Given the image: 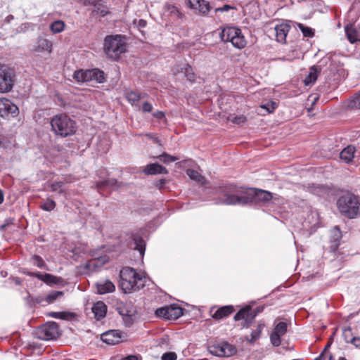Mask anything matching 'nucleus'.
I'll use <instances>...</instances> for the list:
<instances>
[{
	"mask_svg": "<svg viewBox=\"0 0 360 360\" xmlns=\"http://www.w3.org/2000/svg\"><path fill=\"white\" fill-rule=\"evenodd\" d=\"M345 30L351 44L360 41V26L355 24L347 25L345 26Z\"/></svg>",
	"mask_w": 360,
	"mask_h": 360,
	"instance_id": "obj_17",
	"label": "nucleus"
},
{
	"mask_svg": "<svg viewBox=\"0 0 360 360\" xmlns=\"http://www.w3.org/2000/svg\"><path fill=\"white\" fill-rule=\"evenodd\" d=\"M317 77H318L317 69H316V68L313 66L310 68L308 75L304 79V85L309 86V85L314 84L316 81Z\"/></svg>",
	"mask_w": 360,
	"mask_h": 360,
	"instance_id": "obj_29",
	"label": "nucleus"
},
{
	"mask_svg": "<svg viewBox=\"0 0 360 360\" xmlns=\"http://www.w3.org/2000/svg\"><path fill=\"white\" fill-rule=\"evenodd\" d=\"M159 160L160 162H162L165 164H169L170 162H175L178 160V158L175 156H172L169 154H167L166 153H162V155H159L158 157Z\"/></svg>",
	"mask_w": 360,
	"mask_h": 360,
	"instance_id": "obj_37",
	"label": "nucleus"
},
{
	"mask_svg": "<svg viewBox=\"0 0 360 360\" xmlns=\"http://www.w3.org/2000/svg\"><path fill=\"white\" fill-rule=\"evenodd\" d=\"M32 263L34 265L37 266L40 269H46L48 270L47 266L42 259V258L38 255H34L32 257Z\"/></svg>",
	"mask_w": 360,
	"mask_h": 360,
	"instance_id": "obj_39",
	"label": "nucleus"
},
{
	"mask_svg": "<svg viewBox=\"0 0 360 360\" xmlns=\"http://www.w3.org/2000/svg\"><path fill=\"white\" fill-rule=\"evenodd\" d=\"M288 325L285 322H279L275 326L274 332L270 336L271 342L275 347H278L281 343V337L287 332Z\"/></svg>",
	"mask_w": 360,
	"mask_h": 360,
	"instance_id": "obj_15",
	"label": "nucleus"
},
{
	"mask_svg": "<svg viewBox=\"0 0 360 360\" xmlns=\"http://www.w3.org/2000/svg\"><path fill=\"white\" fill-rule=\"evenodd\" d=\"M337 205L340 213L349 219H354L360 216V200L352 193L340 196Z\"/></svg>",
	"mask_w": 360,
	"mask_h": 360,
	"instance_id": "obj_3",
	"label": "nucleus"
},
{
	"mask_svg": "<svg viewBox=\"0 0 360 360\" xmlns=\"http://www.w3.org/2000/svg\"><path fill=\"white\" fill-rule=\"evenodd\" d=\"M18 108L11 101L7 98H0V116L6 117L9 115L15 116Z\"/></svg>",
	"mask_w": 360,
	"mask_h": 360,
	"instance_id": "obj_14",
	"label": "nucleus"
},
{
	"mask_svg": "<svg viewBox=\"0 0 360 360\" xmlns=\"http://www.w3.org/2000/svg\"><path fill=\"white\" fill-rule=\"evenodd\" d=\"M153 116L157 119H162L165 117V114L162 111H158L153 114Z\"/></svg>",
	"mask_w": 360,
	"mask_h": 360,
	"instance_id": "obj_54",
	"label": "nucleus"
},
{
	"mask_svg": "<svg viewBox=\"0 0 360 360\" xmlns=\"http://www.w3.org/2000/svg\"><path fill=\"white\" fill-rule=\"evenodd\" d=\"M229 120L232 122L237 124H242L247 121L246 117L243 115H236V116L231 115Z\"/></svg>",
	"mask_w": 360,
	"mask_h": 360,
	"instance_id": "obj_43",
	"label": "nucleus"
},
{
	"mask_svg": "<svg viewBox=\"0 0 360 360\" xmlns=\"http://www.w3.org/2000/svg\"><path fill=\"white\" fill-rule=\"evenodd\" d=\"M290 30V26L287 23H281L276 25L274 28L276 40L284 44L286 42L287 35Z\"/></svg>",
	"mask_w": 360,
	"mask_h": 360,
	"instance_id": "obj_18",
	"label": "nucleus"
},
{
	"mask_svg": "<svg viewBox=\"0 0 360 360\" xmlns=\"http://www.w3.org/2000/svg\"><path fill=\"white\" fill-rule=\"evenodd\" d=\"M186 174L192 180L200 183L202 185H205L206 184L205 178L202 176L198 171L192 169H188L186 170Z\"/></svg>",
	"mask_w": 360,
	"mask_h": 360,
	"instance_id": "obj_28",
	"label": "nucleus"
},
{
	"mask_svg": "<svg viewBox=\"0 0 360 360\" xmlns=\"http://www.w3.org/2000/svg\"><path fill=\"white\" fill-rule=\"evenodd\" d=\"M351 333V330L349 328L345 329L343 332V335L345 337V340L347 342H351L356 347L360 348V338H352L351 340H347L346 338L347 333Z\"/></svg>",
	"mask_w": 360,
	"mask_h": 360,
	"instance_id": "obj_38",
	"label": "nucleus"
},
{
	"mask_svg": "<svg viewBox=\"0 0 360 360\" xmlns=\"http://www.w3.org/2000/svg\"><path fill=\"white\" fill-rule=\"evenodd\" d=\"M73 78L77 82H88L95 81L97 83H102L105 80L104 73L99 69L79 70L74 72Z\"/></svg>",
	"mask_w": 360,
	"mask_h": 360,
	"instance_id": "obj_7",
	"label": "nucleus"
},
{
	"mask_svg": "<svg viewBox=\"0 0 360 360\" xmlns=\"http://www.w3.org/2000/svg\"><path fill=\"white\" fill-rule=\"evenodd\" d=\"M35 335L43 340H55L60 335L59 326L55 322H47L37 328Z\"/></svg>",
	"mask_w": 360,
	"mask_h": 360,
	"instance_id": "obj_8",
	"label": "nucleus"
},
{
	"mask_svg": "<svg viewBox=\"0 0 360 360\" xmlns=\"http://www.w3.org/2000/svg\"><path fill=\"white\" fill-rule=\"evenodd\" d=\"M177 71L183 72L189 82H194L195 79V73L191 65L188 64H184L183 66L179 67Z\"/></svg>",
	"mask_w": 360,
	"mask_h": 360,
	"instance_id": "obj_27",
	"label": "nucleus"
},
{
	"mask_svg": "<svg viewBox=\"0 0 360 360\" xmlns=\"http://www.w3.org/2000/svg\"><path fill=\"white\" fill-rule=\"evenodd\" d=\"M276 102L274 101H270L265 104L261 105V108L265 109L268 113H271L275 110L277 108Z\"/></svg>",
	"mask_w": 360,
	"mask_h": 360,
	"instance_id": "obj_41",
	"label": "nucleus"
},
{
	"mask_svg": "<svg viewBox=\"0 0 360 360\" xmlns=\"http://www.w3.org/2000/svg\"><path fill=\"white\" fill-rule=\"evenodd\" d=\"M146 174L153 175L158 174H167V169L158 163L149 164L143 169Z\"/></svg>",
	"mask_w": 360,
	"mask_h": 360,
	"instance_id": "obj_21",
	"label": "nucleus"
},
{
	"mask_svg": "<svg viewBox=\"0 0 360 360\" xmlns=\"http://www.w3.org/2000/svg\"><path fill=\"white\" fill-rule=\"evenodd\" d=\"M4 193H3L2 191L0 189V204H1L4 202Z\"/></svg>",
	"mask_w": 360,
	"mask_h": 360,
	"instance_id": "obj_60",
	"label": "nucleus"
},
{
	"mask_svg": "<svg viewBox=\"0 0 360 360\" xmlns=\"http://www.w3.org/2000/svg\"><path fill=\"white\" fill-rule=\"evenodd\" d=\"M153 110L152 105L148 102H144L142 105V110L146 112H150Z\"/></svg>",
	"mask_w": 360,
	"mask_h": 360,
	"instance_id": "obj_49",
	"label": "nucleus"
},
{
	"mask_svg": "<svg viewBox=\"0 0 360 360\" xmlns=\"http://www.w3.org/2000/svg\"><path fill=\"white\" fill-rule=\"evenodd\" d=\"M13 219H8L6 220L5 223L3 224L1 226H0V230L1 231H3L4 230V229L8 226L9 224H13Z\"/></svg>",
	"mask_w": 360,
	"mask_h": 360,
	"instance_id": "obj_53",
	"label": "nucleus"
},
{
	"mask_svg": "<svg viewBox=\"0 0 360 360\" xmlns=\"http://www.w3.org/2000/svg\"><path fill=\"white\" fill-rule=\"evenodd\" d=\"M255 317V314L252 311V308L247 306L241 309L234 316V320L242 321L241 326L243 327H248Z\"/></svg>",
	"mask_w": 360,
	"mask_h": 360,
	"instance_id": "obj_12",
	"label": "nucleus"
},
{
	"mask_svg": "<svg viewBox=\"0 0 360 360\" xmlns=\"http://www.w3.org/2000/svg\"><path fill=\"white\" fill-rule=\"evenodd\" d=\"M320 224L319 215L316 211H311L303 224L306 229H310L311 231L315 230Z\"/></svg>",
	"mask_w": 360,
	"mask_h": 360,
	"instance_id": "obj_20",
	"label": "nucleus"
},
{
	"mask_svg": "<svg viewBox=\"0 0 360 360\" xmlns=\"http://www.w3.org/2000/svg\"><path fill=\"white\" fill-rule=\"evenodd\" d=\"M27 274L30 276H35L37 278H39V280L43 281L44 274H41L40 272H35V273L28 272Z\"/></svg>",
	"mask_w": 360,
	"mask_h": 360,
	"instance_id": "obj_52",
	"label": "nucleus"
},
{
	"mask_svg": "<svg viewBox=\"0 0 360 360\" xmlns=\"http://www.w3.org/2000/svg\"><path fill=\"white\" fill-rule=\"evenodd\" d=\"M355 151L353 146H348L340 152V158L345 163H350L354 158Z\"/></svg>",
	"mask_w": 360,
	"mask_h": 360,
	"instance_id": "obj_24",
	"label": "nucleus"
},
{
	"mask_svg": "<svg viewBox=\"0 0 360 360\" xmlns=\"http://www.w3.org/2000/svg\"><path fill=\"white\" fill-rule=\"evenodd\" d=\"M121 360H138V358L136 356L130 355V356H127L125 358H123Z\"/></svg>",
	"mask_w": 360,
	"mask_h": 360,
	"instance_id": "obj_57",
	"label": "nucleus"
},
{
	"mask_svg": "<svg viewBox=\"0 0 360 360\" xmlns=\"http://www.w3.org/2000/svg\"><path fill=\"white\" fill-rule=\"evenodd\" d=\"M126 334L118 330H111L101 335V340L108 345H116L126 339Z\"/></svg>",
	"mask_w": 360,
	"mask_h": 360,
	"instance_id": "obj_13",
	"label": "nucleus"
},
{
	"mask_svg": "<svg viewBox=\"0 0 360 360\" xmlns=\"http://www.w3.org/2000/svg\"><path fill=\"white\" fill-rule=\"evenodd\" d=\"M298 27L302 31L304 37H312L314 36V31L311 28L309 27H306L304 25L299 23Z\"/></svg>",
	"mask_w": 360,
	"mask_h": 360,
	"instance_id": "obj_40",
	"label": "nucleus"
},
{
	"mask_svg": "<svg viewBox=\"0 0 360 360\" xmlns=\"http://www.w3.org/2000/svg\"><path fill=\"white\" fill-rule=\"evenodd\" d=\"M51 316L56 319H65V314L64 313L61 312H53L51 313Z\"/></svg>",
	"mask_w": 360,
	"mask_h": 360,
	"instance_id": "obj_51",
	"label": "nucleus"
},
{
	"mask_svg": "<svg viewBox=\"0 0 360 360\" xmlns=\"http://www.w3.org/2000/svg\"><path fill=\"white\" fill-rule=\"evenodd\" d=\"M53 44L51 41L46 38H39L37 41V49L41 51H46L51 53Z\"/></svg>",
	"mask_w": 360,
	"mask_h": 360,
	"instance_id": "obj_30",
	"label": "nucleus"
},
{
	"mask_svg": "<svg viewBox=\"0 0 360 360\" xmlns=\"http://www.w3.org/2000/svg\"><path fill=\"white\" fill-rule=\"evenodd\" d=\"M342 233L338 226H335L330 230V241L331 243L330 248H338L340 245Z\"/></svg>",
	"mask_w": 360,
	"mask_h": 360,
	"instance_id": "obj_25",
	"label": "nucleus"
},
{
	"mask_svg": "<svg viewBox=\"0 0 360 360\" xmlns=\"http://www.w3.org/2000/svg\"><path fill=\"white\" fill-rule=\"evenodd\" d=\"M177 356L174 352H166L162 354V360H176Z\"/></svg>",
	"mask_w": 360,
	"mask_h": 360,
	"instance_id": "obj_48",
	"label": "nucleus"
},
{
	"mask_svg": "<svg viewBox=\"0 0 360 360\" xmlns=\"http://www.w3.org/2000/svg\"><path fill=\"white\" fill-rule=\"evenodd\" d=\"M100 248H105V246L104 245H101Z\"/></svg>",
	"mask_w": 360,
	"mask_h": 360,
	"instance_id": "obj_64",
	"label": "nucleus"
},
{
	"mask_svg": "<svg viewBox=\"0 0 360 360\" xmlns=\"http://www.w3.org/2000/svg\"><path fill=\"white\" fill-rule=\"evenodd\" d=\"M65 27V24L63 21L58 20L53 22L50 25L51 31L54 34L62 32Z\"/></svg>",
	"mask_w": 360,
	"mask_h": 360,
	"instance_id": "obj_33",
	"label": "nucleus"
},
{
	"mask_svg": "<svg viewBox=\"0 0 360 360\" xmlns=\"http://www.w3.org/2000/svg\"><path fill=\"white\" fill-rule=\"evenodd\" d=\"M117 184V181L115 179H108L106 180L100 181L97 183V186L98 188H101L102 187L108 186L111 188H114Z\"/></svg>",
	"mask_w": 360,
	"mask_h": 360,
	"instance_id": "obj_36",
	"label": "nucleus"
},
{
	"mask_svg": "<svg viewBox=\"0 0 360 360\" xmlns=\"http://www.w3.org/2000/svg\"><path fill=\"white\" fill-rule=\"evenodd\" d=\"M262 328V326L259 325L255 330H252L251 333V342H255L259 338Z\"/></svg>",
	"mask_w": 360,
	"mask_h": 360,
	"instance_id": "obj_44",
	"label": "nucleus"
},
{
	"mask_svg": "<svg viewBox=\"0 0 360 360\" xmlns=\"http://www.w3.org/2000/svg\"><path fill=\"white\" fill-rule=\"evenodd\" d=\"M14 82V72L6 65H0V92H9Z\"/></svg>",
	"mask_w": 360,
	"mask_h": 360,
	"instance_id": "obj_9",
	"label": "nucleus"
},
{
	"mask_svg": "<svg viewBox=\"0 0 360 360\" xmlns=\"http://www.w3.org/2000/svg\"><path fill=\"white\" fill-rule=\"evenodd\" d=\"M209 351L211 354L219 357L231 356L236 352L235 347L225 342L213 344L209 347Z\"/></svg>",
	"mask_w": 360,
	"mask_h": 360,
	"instance_id": "obj_11",
	"label": "nucleus"
},
{
	"mask_svg": "<svg viewBox=\"0 0 360 360\" xmlns=\"http://www.w3.org/2000/svg\"><path fill=\"white\" fill-rule=\"evenodd\" d=\"M350 105L351 107L360 109V91L353 96Z\"/></svg>",
	"mask_w": 360,
	"mask_h": 360,
	"instance_id": "obj_45",
	"label": "nucleus"
},
{
	"mask_svg": "<svg viewBox=\"0 0 360 360\" xmlns=\"http://www.w3.org/2000/svg\"><path fill=\"white\" fill-rule=\"evenodd\" d=\"M94 12L96 13V14H98V15L104 17L105 15H106L108 13L109 11L105 6H102V5H98L96 7V8L94 11Z\"/></svg>",
	"mask_w": 360,
	"mask_h": 360,
	"instance_id": "obj_47",
	"label": "nucleus"
},
{
	"mask_svg": "<svg viewBox=\"0 0 360 360\" xmlns=\"http://www.w3.org/2000/svg\"><path fill=\"white\" fill-rule=\"evenodd\" d=\"M120 288L124 293H130L143 288L146 282L143 272H137L131 267H124L120 273Z\"/></svg>",
	"mask_w": 360,
	"mask_h": 360,
	"instance_id": "obj_2",
	"label": "nucleus"
},
{
	"mask_svg": "<svg viewBox=\"0 0 360 360\" xmlns=\"http://www.w3.org/2000/svg\"><path fill=\"white\" fill-rule=\"evenodd\" d=\"M119 256L120 252L117 249H106L105 252L103 255L95 258V260H96V265L105 264L117 259Z\"/></svg>",
	"mask_w": 360,
	"mask_h": 360,
	"instance_id": "obj_19",
	"label": "nucleus"
},
{
	"mask_svg": "<svg viewBox=\"0 0 360 360\" xmlns=\"http://www.w3.org/2000/svg\"><path fill=\"white\" fill-rule=\"evenodd\" d=\"M223 198L222 202L231 205L249 204L266 205L276 200L271 192L253 188L238 191L231 188V190L224 192Z\"/></svg>",
	"mask_w": 360,
	"mask_h": 360,
	"instance_id": "obj_1",
	"label": "nucleus"
},
{
	"mask_svg": "<svg viewBox=\"0 0 360 360\" xmlns=\"http://www.w3.org/2000/svg\"><path fill=\"white\" fill-rule=\"evenodd\" d=\"M146 25H147V22L145 20L140 19L138 21L137 26L140 28H143L146 26Z\"/></svg>",
	"mask_w": 360,
	"mask_h": 360,
	"instance_id": "obj_55",
	"label": "nucleus"
},
{
	"mask_svg": "<svg viewBox=\"0 0 360 360\" xmlns=\"http://www.w3.org/2000/svg\"><path fill=\"white\" fill-rule=\"evenodd\" d=\"M155 315L165 319L175 320L183 315V309L174 304L165 306L157 309Z\"/></svg>",
	"mask_w": 360,
	"mask_h": 360,
	"instance_id": "obj_10",
	"label": "nucleus"
},
{
	"mask_svg": "<svg viewBox=\"0 0 360 360\" xmlns=\"http://www.w3.org/2000/svg\"><path fill=\"white\" fill-rule=\"evenodd\" d=\"M92 312L97 320L104 318L107 312V307L103 302H97L92 307Z\"/></svg>",
	"mask_w": 360,
	"mask_h": 360,
	"instance_id": "obj_23",
	"label": "nucleus"
},
{
	"mask_svg": "<svg viewBox=\"0 0 360 360\" xmlns=\"http://www.w3.org/2000/svg\"><path fill=\"white\" fill-rule=\"evenodd\" d=\"M233 307L232 306H224L218 309L213 314L212 318L214 319H221L229 316L233 312Z\"/></svg>",
	"mask_w": 360,
	"mask_h": 360,
	"instance_id": "obj_26",
	"label": "nucleus"
},
{
	"mask_svg": "<svg viewBox=\"0 0 360 360\" xmlns=\"http://www.w3.org/2000/svg\"><path fill=\"white\" fill-rule=\"evenodd\" d=\"M130 245H134V248H146V243L139 234H134L131 237Z\"/></svg>",
	"mask_w": 360,
	"mask_h": 360,
	"instance_id": "obj_32",
	"label": "nucleus"
},
{
	"mask_svg": "<svg viewBox=\"0 0 360 360\" xmlns=\"http://www.w3.org/2000/svg\"><path fill=\"white\" fill-rule=\"evenodd\" d=\"M3 141L2 140L0 139V146L2 144Z\"/></svg>",
	"mask_w": 360,
	"mask_h": 360,
	"instance_id": "obj_63",
	"label": "nucleus"
},
{
	"mask_svg": "<svg viewBox=\"0 0 360 360\" xmlns=\"http://www.w3.org/2000/svg\"><path fill=\"white\" fill-rule=\"evenodd\" d=\"M349 335H350V333H347L346 334V338H347V340H351V338H349Z\"/></svg>",
	"mask_w": 360,
	"mask_h": 360,
	"instance_id": "obj_61",
	"label": "nucleus"
},
{
	"mask_svg": "<svg viewBox=\"0 0 360 360\" xmlns=\"http://www.w3.org/2000/svg\"><path fill=\"white\" fill-rule=\"evenodd\" d=\"M97 291L99 294H105L112 292L115 290V286L112 282L109 280L102 281L96 283Z\"/></svg>",
	"mask_w": 360,
	"mask_h": 360,
	"instance_id": "obj_22",
	"label": "nucleus"
},
{
	"mask_svg": "<svg viewBox=\"0 0 360 360\" xmlns=\"http://www.w3.org/2000/svg\"><path fill=\"white\" fill-rule=\"evenodd\" d=\"M145 96H146V94L142 95L141 94L131 91L127 94V99L132 105L137 106L139 100L145 97Z\"/></svg>",
	"mask_w": 360,
	"mask_h": 360,
	"instance_id": "obj_31",
	"label": "nucleus"
},
{
	"mask_svg": "<svg viewBox=\"0 0 360 360\" xmlns=\"http://www.w3.org/2000/svg\"><path fill=\"white\" fill-rule=\"evenodd\" d=\"M126 51V44L121 35H109L104 40V51L111 59L117 60Z\"/></svg>",
	"mask_w": 360,
	"mask_h": 360,
	"instance_id": "obj_5",
	"label": "nucleus"
},
{
	"mask_svg": "<svg viewBox=\"0 0 360 360\" xmlns=\"http://www.w3.org/2000/svg\"><path fill=\"white\" fill-rule=\"evenodd\" d=\"M40 207L45 211H52L56 207V202L52 199H46L41 205Z\"/></svg>",
	"mask_w": 360,
	"mask_h": 360,
	"instance_id": "obj_35",
	"label": "nucleus"
},
{
	"mask_svg": "<svg viewBox=\"0 0 360 360\" xmlns=\"http://www.w3.org/2000/svg\"><path fill=\"white\" fill-rule=\"evenodd\" d=\"M14 19V17L13 15H8L6 19H5V21L7 22V23H10L11 22V20H13Z\"/></svg>",
	"mask_w": 360,
	"mask_h": 360,
	"instance_id": "obj_58",
	"label": "nucleus"
},
{
	"mask_svg": "<svg viewBox=\"0 0 360 360\" xmlns=\"http://www.w3.org/2000/svg\"><path fill=\"white\" fill-rule=\"evenodd\" d=\"M168 9L172 13L176 15L178 18H181L182 14L179 12L178 8L174 6H169Z\"/></svg>",
	"mask_w": 360,
	"mask_h": 360,
	"instance_id": "obj_50",
	"label": "nucleus"
},
{
	"mask_svg": "<svg viewBox=\"0 0 360 360\" xmlns=\"http://www.w3.org/2000/svg\"><path fill=\"white\" fill-rule=\"evenodd\" d=\"M189 7L196 13L206 15L211 9L210 3L205 0H186Z\"/></svg>",
	"mask_w": 360,
	"mask_h": 360,
	"instance_id": "obj_16",
	"label": "nucleus"
},
{
	"mask_svg": "<svg viewBox=\"0 0 360 360\" xmlns=\"http://www.w3.org/2000/svg\"><path fill=\"white\" fill-rule=\"evenodd\" d=\"M51 126L53 131L62 137L71 136L76 131L75 122L64 114L54 116L51 120Z\"/></svg>",
	"mask_w": 360,
	"mask_h": 360,
	"instance_id": "obj_4",
	"label": "nucleus"
},
{
	"mask_svg": "<svg viewBox=\"0 0 360 360\" xmlns=\"http://www.w3.org/2000/svg\"><path fill=\"white\" fill-rule=\"evenodd\" d=\"M46 284H58L60 283L61 278H58L53 275L49 274H44L43 276V281Z\"/></svg>",
	"mask_w": 360,
	"mask_h": 360,
	"instance_id": "obj_34",
	"label": "nucleus"
},
{
	"mask_svg": "<svg viewBox=\"0 0 360 360\" xmlns=\"http://www.w3.org/2000/svg\"><path fill=\"white\" fill-rule=\"evenodd\" d=\"M63 186V182H61V181L54 182L51 185V188L52 191H56L59 193H62L64 191Z\"/></svg>",
	"mask_w": 360,
	"mask_h": 360,
	"instance_id": "obj_46",
	"label": "nucleus"
},
{
	"mask_svg": "<svg viewBox=\"0 0 360 360\" xmlns=\"http://www.w3.org/2000/svg\"><path fill=\"white\" fill-rule=\"evenodd\" d=\"M63 295L61 291H53L49 293L46 297V301L49 303L53 302Z\"/></svg>",
	"mask_w": 360,
	"mask_h": 360,
	"instance_id": "obj_42",
	"label": "nucleus"
},
{
	"mask_svg": "<svg viewBox=\"0 0 360 360\" xmlns=\"http://www.w3.org/2000/svg\"><path fill=\"white\" fill-rule=\"evenodd\" d=\"M338 360H347L345 357H340Z\"/></svg>",
	"mask_w": 360,
	"mask_h": 360,
	"instance_id": "obj_62",
	"label": "nucleus"
},
{
	"mask_svg": "<svg viewBox=\"0 0 360 360\" xmlns=\"http://www.w3.org/2000/svg\"><path fill=\"white\" fill-rule=\"evenodd\" d=\"M221 40L224 42H231L232 45L238 49H243L246 45L245 37L242 34L240 29L226 26L219 34Z\"/></svg>",
	"mask_w": 360,
	"mask_h": 360,
	"instance_id": "obj_6",
	"label": "nucleus"
},
{
	"mask_svg": "<svg viewBox=\"0 0 360 360\" xmlns=\"http://www.w3.org/2000/svg\"><path fill=\"white\" fill-rule=\"evenodd\" d=\"M146 249H134L139 255V257L142 259L143 257Z\"/></svg>",
	"mask_w": 360,
	"mask_h": 360,
	"instance_id": "obj_56",
	"label": "nucleus"
},
{
	"mask_svg": "<svg viewBox=\"0 0 360 360\" xmlns=\"http://www.w3.org/2000/svg\"><path fill=\"white\" fill-rule=\"evenodd\" d=\"M229 8H230L229 6L225 5L223 8H217V11H228Z\"/></svg>",
	"mask_w": 360,
	"mask_h": 360,
	"instance_id": "obj_59",
	"label": "nucleus"
}]
</instances>
